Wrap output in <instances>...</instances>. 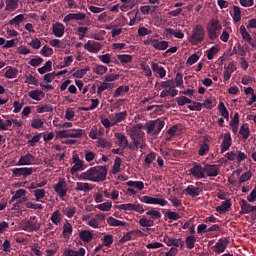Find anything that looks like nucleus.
I'll return each mask as SVG.
<instances>
[{
	"instance_id": "1",
	"label": "nucleus",
	"mask_w": 256,
	"mask_h": 256,
	"mask_svg": "<svg viewBox=\"0 0 256 256\" xmlns=\"http://www.w3.org/2000/svg\"><path fill=\"white\" fill-rule=\"evenodd\" d=\"M107 166H96L90 168L88 171L80 174L79 180L91 181V182H103L107 180Z\"/></svg>"
},
{
	"instance_id": "2",
	"label": "nucleus",
	"mask_w": 256,
	"mask_h": 256,
	"mask_svg": "<svg viewBox=\"0 0 256 256\" xmlns=\"http://www.w3.org/2000/svg\"><path fill=\"white\" fill-rule=\"evenodd\" d=\"M204 28L201 24L195 25V27L192 30L191 36H189L188 41L191 43L193 46H196L198 44H201L204 41Z\"/></svg>"
},
{
	"instance_id": "3",
	"label": "nucleus",
	"mask_w": 256,
	"mask_h": 256,
	"mask_svg": "<svg viewBox=\"0 0 256 256\" xmlns=\"http://www.w3.org/2000/svg\"><path fill=\"white\" fill-rule=\"evenodd\" d=\"M221 29L219 20L211 19L207 26L209 39L215 41L219 37Z\"/></svg>"
},
{
	"instance_id": "4",
	"label": "nucleus",
	"mask_w": 256,
	"mask_h": 256,
	"mask_svg": "<svg viewBox=\"0 0 256 256\" xmlns=\"http://www.w3.org/2000/svg\"><path fill=\"white\" fill-rule=\"evenodd\" d=\"M164 125V120H160V118H157V120H151L147 127V134H153L157 136L164 128Z\"/></svg>"
},
{
	"instance_id": "5",
	"label": "nucleus",
	"mask_w": 256,
	"mask_h": 256,
	"mask_svg": "<svg viewBox=\"0 0 256 256\" xmlns=\"http://www.w3.org/2000/svg\"><path fill=\"white\" fill-rule=\"evenodd\" d=\"M21 228L27 232H34L41 228V224L38 223L36 217H31L30 220H23L21 222Z\"/></svg>"
},
{
	"instance_id": "6",
	"label": "nucleus",
	"mask_w": 256,
	"mask_h": 256,
	"mask_svg": "<svg viewBox=\"0 0 256 256\" xmlns=\"http://www.w3.org/2000/svg\"><path fill=\"white\" fill-rule=\"evenodd\" d=\"M68 184L65 179L60 178L58 183L54 186V191L57 194L59 198H65L67 197L68 193Z\"/></svg>"
},
{
	"instance_id": "7",
	"label": "nucleus",
	"mask_w": 256,
	"mask_h": 256,
	"mask_svg": "<svg viewBox=\"0 0 256 256\" xmlns=\"http://www.w3.org/2000/svg\"><path fill=\"white\" fill-rule=\"evenodd\" d=\"M84 49L89 53L97 54L103 49V44L99 41L88 40L84 45Z\"/></svg>"
},
{
	"instance_id": "8",
	"label": "nucleus",
	"mask_w": 256,
	"mask_h": 256,
	"mask_svg": "<svg viewBox=\"0 0 256 256\" xmlns=\"http://www.w3.org/2000/svg\"><path fill=\"white\" fill-rule=\"evenodd\" d=\"M189 172L195 179H206L205 167L200 164L194 163Z\"/></svg>"
},
{
	"instance_id": "9",
	"label": "nucleus",
	"mask_w": 256,
	"mask_h": 256,
	"mask_svg": "<svg viewBox=\"0 0 256 256\" xmlns=\"http://www.w3.org/2000/svg\"><path fill=\"white\" fill-rule=\"evenodd\" d=\"M117 208L120 211H135L140 214L145 213V209L143 208V205H141V204H131V203L121 204V205L117 206Z\"/></svg>"
},
{
	"instance_id": "10",
	"label": "nucleus",
	"mask_w": 256,
	"mask_h": 256,
	"mask_svg": "<svg viewBox=\"0 0 256 256\" xmlns=\"http://www.w3.org/2000/svg\"><path fill=\"white\" fill-rule=\"evenodd\" d=\"M12 172V176L13 177H23L24 179H26L28 176L32 175L34 173V168H15L13 170H11Z\"/></svg>"
},
{
	"instance_id": "11",
	"label": "nucleus",
	"mask_w": 256,
	"mask_h": 256,
	"mask_svg": "<svg viewBox=\"0 0 256 256\" xmlns=\"http://www.w3.org/2000/svg\"><path fill=\"white\" fill-rule=\"evenodd\" d=\"M140 201L145 204H151V205H160L161 207H164L168 204V202L161 198H153L151 196H143L140 198Z\"/></svg>"
},
{
	"instance_id": "12",
	"label": "nucleus",
	"mask_w": 256,
	"mask_h": 256,
	"mask_svg": "<svg viewBox=\"0 0 256 256\" xmlns=\"http://www.w3.org/2000/svg\"><path fill=\"white\" fill-rule=\"evenodd\" d=\"M87 17L86 13L84 12H78V13H68L67 15H65V17L63 18V22L64 23H69L73 20H77V21H82L85 20Z\"/></svg>"
},
{
	"instance_id": "13",
	"label": "nucleus",
	"mask_w": 256,
	"mask_h": 256,
	"mask_svg": "<svg viewBox=\"0 0 256 256\" xmlns=\"http://www.w3.org/2000/svg\"><path fill=\"white\" fill-rule=\"evenodd\" d=\"M36 157L32 154L28 153L25 156H21L18 162L16 163L17 166H29L35 164Z\"/></svg>"
},
{
	"instance_id": "14",
	"label": "nucleus",
	"mask_w": 256,
	"mask_h": 256,
	"mask_svg": "<svg viewBox=\"0 0 256 256\" xmlns=\"http://www.w3.org/2000/svg\"><path fill=\"white\" fill-rule=\"evenodd\" d=\"M228 243H229V241L226 238L225 239H219L218 242L212 247V250L216 254H221L227 248Z\"/></svg>"
},
{
	"instance_id": "15",
	"label": "nucleus",
	"mask_w": 256,
	"mask_h": 256,
	"mask_svg": "<svg viewBox=\"0 0 256 256\" xmlns=\"http://www.w3.org/2000/svg\"><path fill=\"white\" fill-rule=\"evenodd\" d=\"M52 31L55 37L62 38L65 34V25L61 22H56L52 26Z\"/></svg>"
},
{
	"instance_id": "16",
	"label": "nucleus",
	"mask_w": 256,
	"mask_h": 256,
	"mask_svg": "<svg viewBox=\"0 0 256 256\" xmlns=\"http://www.w3.org/2000/svg\"><path fill=\"white\" fill-rule=\"evenodd\" d=\"M206 177H217L219 175V167L217 165L206 164L204 167Z\"/></svg>"
},
{
	"instance_id": "17",
	"label": "nucleus",
	"mask_w": 256,
	"mask_h": 256,
	"mask_svg": "<svg viewBox=\"0 0 256 256\" xmlns=\"http://www.w3.org/2000/svg\"><path fill=\"white\" fill-rule=\"evenodd\" d=\"M202 192V189L199 187H194L193 185H189L184 191L183 193L185 195H189L193 198L197 197L200 195V193Z\"/></svg>"
},
{
	"instance_id": "18",
	"label": "nucleus",
	"mask_w": 256,
	"mask_h": 256,
	"mask_svg": "<svg viewBox=\"0 0 256 256\" xmlns=\"http://www.w3.org/2000/svg\"><path fill=\"white\" fill-rule=\"evenodd\" d=\"M232 145V138L229 133L224 134L223 142L221 144V153L226 152Z\"/></svg>"
},
{
	"instance_id": "19",
	"label": "nucleus",
	"mask_w": 256,
	"mask_h": 256,
	"mask_svg": "<svg viewBox=\"0 0 256 256\" xmlns=\"http://www.w3.org/2000/svg\"><path fill=\"white\" fill-rule=\"evenodd\" d=\"M152 43L153 48L159 51H164L169 47V42L166 40L159 41V39H154Z\"/></svg>"
},
{
	"instance_id": "20",
	"label": "nucleus",
	"mask_w": 256,
	"mask_h": 256,
	"mask_svg": "<svg viewBox=\"0 0 256 256\" xmlns=\"http://www.w3.org/2000/svg\"><path fill=\"white\" fill-rule=\"evenodd\" d=\"M28 96L34 101H41L42 98H45L46 94L43 90H30Z\"/></svg>"
},
{
	"instance_id": "21",
	"label": "nucleus",
	"mask_w": 256,
	"mask_h": 256,
	"mask_svg": "<svg viewBox=\"0 0 256 256\" xmlns=\"http://www.w3.org/2000/svg\"><path fill=\"white\" fill-rule=\"evenodd\" d=\"M127 119V112H117L114 114V118L112 119V125H118L119 123L125 121Z\"/></svg>"
},
{
	"instance_id": "22",
	"label": "nucleus",
	"mask_w": 256,
	"mask_h": 256,
	"mask_svg": "<svg viewBox=\"0 0 256 256\" xmlns=\"http://www.w3.org/2000/svg\"><path fill=\"white\" fill-rule=\"evenodd\" d=\"M113 88H115V84H113L112 82H102L101 85L97 88V95L101 97V94H103L105 90Z\"/></svg>"
},
{
	"instance_id": "23",
	"label": "nucleus",
	"mask_w": 256,
	"mask_h": 256,
	"mask_svg": "<svg viewBox=\"0 0 256 256\" xmlns=\"http://www.w3.org/2000/svg\"><path fill=\"white\" fill-rule=\"evenodd\" d=\"M5 11H16L19 8L20 0H6Z\"/></svg>"
},
{
	"instance_id": "24",
	"label": "nucleus",
	"mask_w": 256,
	"mask_h": 256,
	"mask_svg": "<svg viewBox=\"0 0 256 256\" xmlns=\"http://www.w3.org/2000/svg\"><path fill=\"white\" fill-rule=\"evenodd\" d=\"M239 122H240L239 114H238V112H236V114H234V116L230 122V127H231L234 135H237V133H238Z\"/></svg>"
},
{
	"instance_id": "25",
	"label": "nucleus",
	"mask_w": 256,
	"mask_h": 256,
	"mask_svg": "<svg viewBox=\"0 0 256 256\" xmlns=\"http://www.w3.org/2000/svg\"><path fill=\"white\" fill-rule=\"evenodd\" d=\"M115 137L117 138L119 142V147L127 148L129 147V140L123 133H116Z\"/></svg>"
},
{
	"instance_id": "26",
	"label": "nucleus",
	"mask_w": 256,
	"mask_h": 256,
	"mask_svg": "<svg viewBox=\"0 0 256 256\" xmlns=\"http://www.w3.org/2000/svg\"><path fill=\"white\" fill-rule=\"evenodd\" d=\"M144 135H145V133H143V131H141L137 128H134V126L132 128H130L129 136H130L131 140L142 139Z\"/></svg>"
},
{
	"instance_id": "27",
	"label": "nucleus",
	"mask_w": 256,
	"mask_h": 256,
	"mask_svg": "<svg viewBox=\"0 0 256 256\" xmlns=\"http://www.w3.org/2000/svg\"><path fill=\"white\" fill-rule=\"evenodd\" d=\"M19 75V70L18 68H13L12 66L8 67V70H6L4 77L6 79H15Z\"/></svg>"
},
{
	"instance_id": "28",
	"label": "nucleus",
	"mask_w": 256,
	"mask_h": 256,
	"mask_svg": "<svg viewBox=\"0 0 256 256\" xmlns=\"http://www.w3.org/2000/svg\"><path fill=\"white\" fill-rule=\"evenodd\" d=\"M231 206H232L231 201L227 199L226 201L222 202L220 206L216 208V211L219 214H225L229 210V208H231Z\"/></svg>"
},
{
	"instance_id": "29",
	"label": "nucleus",
	"mask_w": 256,
	"mask_h": 256,
	"mask_svg": "<svg viewBox=\"0 0 256 256\" xmlns=\"http://www.w3.org/2000/svg\"><path fill=\"white\" fill-rule=\"evenodd\" d=\"M93 233L89 230H83L79 233V237L82 241L89 243L93 240Z\"/></svg>"
},
{
	"instance_id": "30",
	"label": "nucleus",
	"mask_w": 256,
	"mask_h": 256,
	"mask_svg": "<svg viewBox=\"0 0 256 256\" xmlns=\"http://www.w3.org/2000/svg\"><path fill=\"white\" fill-rule=\"evenodd\" d=\"M117 59L120 61L121 64H129L133 62V55L131 54H118Z\"/></svg>"
},
{
	"instance_id": "31",
	"label": "nucleus",
	"mask_w": 256,
	"mask_h": 256,
	"mask_svg": "<svg viewBox=\"0 0 256 256\" xmlns=\"http://www.w3.org/2000/svg\"><path fill=\"white\" fill-rule=\"evenodd\" d=\"M53 70V62L51 60H48L45 62L44 66L41 68H38V73L41 75L46 74L47 72H50Z\"/></svg>"
},
{
	"instance_id": "32",
	"label": "nucleus",
	"mask_w": 256,
	"mask_h": 256,
	"mask_svg": "<svg viewBox=\"0 0 256 256\" xmlns=\"http://www.w3.org/2000/svg\"><path fill=\"white\" fill-rule=\"evenodd\" d=\"M240 205L243 208L244 213L250 214L252 212H256V206H252L244 199L241 201Z\"/></svg>"
},
{
	"instance_id": "33",
	"label": "nucleus",
	"mask_w": 256,
	"mask_h": 256,
	"mask_svg": "<svg viewBox=\"0 0 256 256\" xmlns=\"http://www.w3.org/2000/svg\"><path fill=\"white\" fill-rule=\"evenodd\" d=\"M166 36H174L177 39H183L184 38V33L181 31H175L172 28H166L165 29Z\"/></svg>"
},
{
	"instance_id": "34",
	"label": "nucleus",
	"mask_w": 256,
	"mask_h": 256,
	"mask_svg": "<svg viewBox=\"0 0 256 256\" xmlns=\"http://www.w3.org/2000/svg\"><path fill=\"white\" fill-rule=\"evenodd\" d=\"M54 111V107L52 104H44V106H38L36 112L39 114L43 113H52Z\"/></svg>"
},
{
	"instance_id": "35",
	"label": "nucleus",
	"mask_w": 256,
	"mask_h": 256,
	"mask_svg": "<svg viewBox=\"0 0 256 256\" xmlns=\"http://www.w3.org/2000/svg\"><path fill=\"white\" fill-rule=\"evenodd\" d=\"M240 34L243 38L244 41L248 42L250 45L252 43V37L251 35L249 34V32L246 30L245 26L244 25H241L240 26Z\"/></svg>"
},
{
	"instance_id": "36",
	"label": "nucleus",
	"mask_w": 256,
	"mask_h": 256,
	"mask_svg": "<svg viewBox=\"0 0 256 256\" xmlns=\"http://www.w3.org/2000/svg\"><path fill=\"white\" fill-rule=\"evenodd\" d=\"M24 21H25V15L24 14H18L14 18L9 20V24L19 26Z\"/></svg>"
},
{
	"instance_id": "37",
	"label": "nucleus",
	"mask_w": 256,
	"mask_h": 256,
	"mask_svg": "<svg viewBox=\"0 0 256 256\" xmlns=\"http://www.w3.org/2000/svg\"><path fill=\"white\" fill-rule=\"evenodd\" d=\"M239 135L243 140H247L250 136V129L247 124L242 125L239 130Z\"/></svg>"
},
{
	"instance_id": "38",
	"label": "nucleus",
	"mask_w": 256,
	"mask_h": 256,
	"mask_svg": "<svg viewBox=\"0 0 256 256\" xmlns=\"http://www.w3.org/2000/svg\"><path fill=\"white\" fill-rule=\"evenodd\" d=\"M107 223L110 225V226H113V227H119V226H122V227H125L127 226V223L123 222V221H120V220H117L113 217H109L107 219Z\"/></svg>"
},
{
	"instance_id": "39",
	"label": "nucleus",
	"mask_w": 256,
	"mask_h": 256,
	"mask_svg": "<svg viewBox=\"0 0 256 256\" xmlns=\"http://www.w3.org/2000/svg\"><path fill=\"white\" fill-rule=\"evenodd\" d=\"M128 92H129V86H119L118 89L115 90L113 97L118 98Z\"/></svg>"
},
{
	"instance_id": "40",
	"label": "nucleus",
	"mask_w": 256,
	"mask_h": 256,
	"mask_svg": "<svg viewBox=\"0 0 256 256\" xmlns=\"http://www.w3.org/2000/svg\"><path fill=\"white\" fill-rule=\"evenodd\" d=\"M51 221L53 224L58 226L62 222V215L59 210H56L52 215H51Z\"/></svg>"
},
{
	"instance_id": "41",
	"label": "nucleus",
	"mask_w": 256,
	"mask_h": 256,
	"mask_svg": "<svg viewBox=\"0 0 256 256\" xmlns=\"http://www.w3.org/2000/svg\"><path fill=\"white\" fill-rule=\"evenodd\" d=\"M91 189L93 188H91L89 183H82V182L76 183V188H75L76 191L89 192L91 191Z\"/></svg>"
},
{
	"instance_id": "42",
	"label": "nucleus",
	"mask_w": 256,
	"mask_h": 256,
	"mask_svg": "<svg viewBox=\"0 0 256 256\" xmlns=\"http://www.w3.org/2000/svg\"><path fill=\"white\" fill-rule=\"evenodd\" d=\"M138 223L140 226H142L144 228H149V227L155 226V221H153L151 219H147L145 217L141 218Z\"/></svg>"
},
{
	"instance_id": "43",
	"label": "nucleus",
	"mask_w": 256,
	"mask_h": 256,
	"mask_svg": "<svg viewBox=\"0 0 256 256\" xmlns=\"http://www.w3.org/2000/svg\"><path fill=\"white\" fill-rule=\"evenodd\" d=\"M84 169H85L84 161H80V162L74 163V166L70 169V173L72 175H75L77 172L83 171Z\"/></svg>"
},
{
	"instance_id": "44",
	"label": "nucleus",
	"mask_w": 256,
	"mask_h": 256,
	"mask_svg": "<svg viewBox=\"0 0 256 256\" xmlns=\"http://www.w3.org/2000/svg\"><path fill=\"white\" fill-rule=\"evenodd\" d=\"M54 54V49L48 45H44L40 51V55L44 57H51Z\"/></svg>"
},
{
	"instance_id": "45",
	"label": "nucleus",
	"mask_w": 256,
	"mask_h": 256,
	"mask_svg": "<svg viewBox=\"0 0 256 256\" xmlns=\"http://www.w3.org/2000/svg\"><path fill=\"white\" fill-rule=\"evenodd\" d=\"M126 185L128 187H134V188L138 189L139 191L145 189V184L141 181H128L126 183Z\"/></svg>"
},
{
	"instance_id": "46",
	"label": "nucleus",
	"mask_w": 256,
	"mask_h": 256,
	"mask_svg": "<svg viewBox=\"0 0 256 256\" xmlns=\"http://www.w3.org/2000/svg\"><path fill=\"white\" fill-rule=\"evenodd\" d=\"M233 21L235 23H238L241 21V9L237 5L233 6Z\"/></svg>"
},
{
	"instance_id": "47",
	"label": "nucleus",
	"mask_w": 256,
	"mask_h": 256,
	"mask_svg": "<svg viewBox=\"0 0 256 256\" xmlns=\"http://www.w3.org/2000/svg\"><path fill=\"white\" fill-rule=\"evenodd\" d=\"M35 201L41 202L46 197V191L44 189H37L33 192Z\"/></svg>"
},
{
	"instance_id": "48",
	"label": "nucleus",
	"mask_w": 256,
	"mask_h": 256,
	"mask_svg": "<svg viewBox=\"0 0 256 256\" xmlns=\"http://www.w3.org/2000/svg\"><path fill=\"white\" fill-rule=\"evenodd\" d=\"M220 48L217 45L212 46L206 51L207 59L212 60L214 56L219 52Z\"/></svg>"
},
{
	"instance_id": "49",
	"label": "nucleus",
	"mask_w": 256,
	"mask_h": 256,
	"mask_svg": "<svg viewBox=\"0 0 256 256\" xmlns=\"http://www.w3.org/2000/svg\"><path fill=\"white\" fill-rule=\"evenodd\" d=\"M218 110H219V113L221 114V116L224 118V119H229V112L225 106V104L223 102H220L219 105H218Z\"/></svg>"
},
{
	"instance_id": "50",
	"label": "nucleus",
	"mask_w": 256,
	"mask_h": 256,
	"mask_svg": "<svg viewBox=\"0 0 256 256\" xmlns=\"http://www.w3.org/2000/svg\"><path fill=\"white\" fill-rule=\"evenodd\" d=\"M62 212L68 218H73L75 216V214L77 213V208L76 207L63 208Z\"/></svg>"
},
{
	"instance_id": "51",
	"label": "nucleus",
	"mask_w": 256,
	"mask_h": 256,
	"mask_svg": "<svg viewBox=\"0 0 256 256\" xmlns=\"http://www.w3.org/2000/svg\"><path fill=\"white\" fill-rule=\"evenodd\" d=\"M44 120H41V118H34L31 122V127L34 129H41L44 127Z\"/></svg>"
},
{
	"instance_id": "52",
	"label": "nucleus",
	"mask_w": 256,
	"mask_h": 256,
	"mask_svg": "<svg viewBox=\"0 0 256 256\" xmlns=\"http://www.w3.org/2000/svg\"><path fill=\"white\" fill-rule=\"evenodd\" d=\"M121 171V158L116 157L114 160V165L112 167V174H117Z\"/></svg>"
},
{
	"instance_id": "53",
	"label": "nucleus",
	"mask_w": 256,
	"mask_h": 256,
	"mask_svg": "<svg viewBox=\"0 0 256 256\" xmlns=\"http://www.w3.org/2000/svg\"><path fill=\"white\" fill-rule=\"evenodd\" d=\"M165 217H167L170 220L169 222L177 221L181 218L179 213L172 212L170 210L165 213Z\"/></svg>"
},
{
	"instance_id": "54",
	"label": "nucleus",
	"mask_w": 256,
	"mask_h": 256,
	"mask_svg": "<svg viewBox=\"0 0 256 256\" xmlns=\"http://www.w3.org/2000/svg\"><path fill=\"white\" fill-rule=\"evenodd\" d=\"M111 207H113V203L111 201H107L105 203L97 205L96 208L99 209L100 211L107 212L111 210Z\"/></svg>"
},
{
	"instance_id": "55",
	"label": "nucleus",
	"mask_w": 256,
	"mask_h": 256,
	"mask_svg": "<svg viewBox=\"0 0 256 256\" xmlns=\"http://www.w3.org/2000/svg\"><path fill=\"white\" fill-rule=\"evenodd\" d=\"M107 66H101V65H97L95 66V68H93V72L99 76H103L105 75V73H107Z\"/></svg>"
},
{
	"instance_id": "56",
	"label": "nucleus",
	"mask_w": 256,
	"mask_h": 256,
	"mask_svg": "<svg viewBox=\"0 0 256 256\" xmlns=\"http://www.w3.org/2000/svg\"><path fill=\"white\" fill-rule=\"evenodd\" d=\"M209 149H210V146L206 142L200 144L198 155L205 156L209 152Z\"/></svg>"
},
{
	"instance_id": "57",
	"label": "nucleus",
	"mask_w": 256,
	"mask_h": 256,
	"mask_svg": "<svg viewBox=\"0 0 256 256\" xmlns=\"http://www.w3.org/2000/svg\"><path fill=\"white\" fill-rule=\"evenodd\" d=\"M146 215L149 216L151 219L150 220H157L161 218V213L157 210H150L146 212Z\"/></svg>"
},
{
	"instance_id": "58",
	"label": "nucleus",
	"mask_w": 256,
	"mask_h": 256,
	"mask_svg": "<svg viewBox=\"0 0 256 256\" xmlns=\"http://www.w3.org/2000/svg\"><path fill=\"white\" fill-rule=\"evenodd\" d=\"M88 71H89L88 68H82L81 70H76V72L73 74V77L77 79H82L87 75Z\"/></svg>"
},
{
	"instance_id": "59",
	"label": "nucleus",
	"mask_w": 256,
	"mask_h": 256,
	"mask_svg": "<svg viewBox=\"0 0 256 256\" xmlns=\"http://www.w3.org/2000/svg\"><path fill=\"white\" fill-rule=\"evenodd\" d=\"M83 132L81 129L69 131V138L80 139L83 137Z\"/></svg>"
},
{
	"instance_id": "60",
	"label": "nucleus",
	"mask_w": 256,
	"mask_h": 256,
	"mask_svg": "<svg viewBox=\"0 0 256 256\" xmlns=\"http://www.w3.org/2000/svg\"><path fill=\"white\" fill-rule=\"evenodd\" d=\"M198 60H199V55L194 53V54L189 56V58L187 59L186 65L187 66H192L195 63H197Z\"/></svg>"
},
{
	"instance_id": "61",
	"label": "nucleus",
	"mask_w": 256,
	"mask_h": 256,
	"mask_svg": "<svg viewBox=\"0 0 256 256\" xmlns=\"http://www.w3.org/2000/svg\"><path fill=\"white\" fill-rule=\"evenodd\" d=\"M164 242L167 246L179 247V240L176 238H165Z\"/></svg>"
},
{
	"instance_id": "62",
	"label": "nucleus",
	"mask_w": 256,
	"mask_h": 256,
	"mask_svg": "<svg viewBox=\"0 0 256 256\" xmlns=\"http://www.w3.org/2000/svg\"><path fill=\"white\" fill-rule=\"evenodd\" d=\"M196 238L194 236H188L186 238V247L187 249H193L195 246Z\"/></svg>"
},
{
	"instance_id": "63",
	"label": "nucleus",
	"mask_w": 256,
	"mask_h": 256,
	"mask_svg": "<svg viewBox=\"0 0 256 256\" xmlns=\"http://www.w3.org/2000/svg\"><path fill=\"white\" fill-rule=\"evenodd\" d=\"M102 240L103 246L110 247L113 244V235H105Z\"/></svg>"
},
{
	"instance_id": "64",
	"label": "nucleus",
	"mask_w": 256,
	"mask_h": 256,
	"mask_svg": "<svg viewBox=\"0 0 256 256\" xmlns=\"http://www.w3.org/2000/svg\"><path fill=\"white\" fill-rule=\"evenodd\" d=\"M174 83L175 87L177 88L183 86V74H180V72H178L175 76Z\"/></svg>"
}]
</instances>
